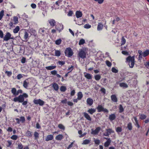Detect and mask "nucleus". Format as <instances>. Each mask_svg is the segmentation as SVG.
<instances>
[{
  "label": "nucleus",
  "mask_w": 149,
  "mask_h": 149,
  "mask_svg": "<svg viewBox=\"0 0 149 149\" xmlns=\"http://www.w3.org/2000/svg\"><path fill=\"white\" fill-rule=\"evenodd\" d=\"M28 97V95L26 93H23L22 95H20L18 97H15L13 101L15 102H18L20 103H22V104L25 106L27 105L28 103V100L27 99L24 101V98H27Z\"/></svg>",
  "instance_id": "obj_1"
},
{
  "label": "nucleus",
  "mask_w": 149,
  "mask_h": 149,
  "mask_svg": "<svg viewBox=\"0 0 149 149\" xmlns=\"http://www.w3.org/2000/svg\"><path fill=\"white\" fill-rule=\"evenodd\" d=\"M125 62L128 64L130 68H133L135 63V56H129L126 58Z\"/></svg>",
  "instance_id": "obj_2"
},
{
  "label": "nucleus",
  "mask_w": 149,
  "mask_h": 149,
  "mask_svg": "<svg viewBox=\"0 0 149 149\" xmlns=\"http://www.w3.org/2000/svg\"><path fill=\"white\" fill-rule=\"evenodd\" d=\"M65 55L68 57H71L73 54L72 49L70 47L66 48L65 51Z\"/></svg>",
  "instance_id": "obj_3"
},
{
  "label": "nucleus",
  "mask_w": 149,
  "mask_h": 149,
  "mask_svg": "<svg viewBox=\"0 0 149 149\" xmlns=\"http://www.w3.org/2000/svg\"><path fill=\"white\" fill-rule=\"evenodd\" d=\"M96 109L97 110V111L99 112L102 111L107 113L109 112L108 110L106 108H104L101 105H99L96 107Z\"/></svg>",
  "instance_id": "obj_4"
},
{
  "label": "nucleus",
  "mask_w": 149,
  "mask_h": 149,
  "mask_svg": "<svg viewBox=\"0 0 149 149\" xmlns=\"http://www.w3.org/2000/svg\"><path fill=\"white\" fill-rule=\"evenodd\" d=\"M33 102L35 104H38L40 106H42L44 104V102L40 99L38 100H34Z\"/></svg>",
  "instance_id": "obj_5"
},
{
  "label": "nucleus",
  "mask_w": 149,
  "mask_h": 149,
  "mask_svg": "<svg viewBox=\"0 0 149 149\" xmlns=\"http://www.w3.org/2000/svg\"><path fill=\"white\" fill-rule=\"evenodd\" d=\"M79 56L82 58H86V52L83 50H81L79 53Z\"/></svg>",
  "instance_id": "obj_6"
},
{
  "label": "nucleus",
  "mask_w": 149,
  "mask_h": 149,
  "mask_svg": "<svg viewBox=\"0 0 149 149\" xmlns=\"http://www.w3.org/2000/svg\"><path fill=\"white\" fill-rule=\"evenodd\" d=\"M11 35L9 32L6 33V34L3 37V40L5 41H8L10 39H12L13 38H11Z\"/></svg>",
  "instance_id": "obj_7"
},
{
  "label": "nucleus",
  "mask_w": 149,
  "mask_h": 149,
  "mask_svg": "<svg viewBox=\"0 0 149 149\" xmlns=\"http://www.w3.org/2000/svg\"><path fill=\"white\" fill-rule=\"evenodd\" d=\"M100 129L101 128L100 127H97L95 130H93V129H92L91 132V134L94 135L97 134L100 130Z\"/></svg>",
  "instance_id": "obj_8"
},
{
  "label": "nucleus",
  "mask_w": 149,
  "mask_h": 149,
  "mask_svg": "<svg viewBox=\"0 0 149 149\" xmlns=\"http://www.w3.org/2000/svg\"><path fill=\"white\" fill-rule=\"evenodd\" d=\"M55 28L57 30L60 32L63 29V25L59 24L58 25H56L55 26Z\"/></svg>",
  "instance_id": "obj_9"
},
{
  "label": "nucleus",
  "mask_w": 149,
  "mask_h": 149,
  "mask_svg": "<svg viewBox=\"0 0 149 149\" xmlns=\"http://www.w3.org/2000/svg\"><path fill=\"white\" fill-rule=\"evenodd\" d=\"M87 104L89 106H91L93 103V100L90 98H88L86 100Z\"/></svg>",
  "instance_id": "obj_10"
},
{
  "label": "nucleus",
  "mask_w": 149,
  "mask_h": 149,
  "mask_svg": "<svg viewBox=\"0 0 149 149\" xmlns=\"http://www.w3.org/2000/svg\"><path fill=\"white\" fill-rule=\"evenodd\" d=\"M48 22L50 24V26L52 27L55 26L56 24L55 21L53 19H51L49 20Z\"/></svg>",
  "instance_id": "obj_11"
},
{
  "label": "nucleus",
  "mask_w": 149,
  "mask_h": 149,
  "mask_svg": "<svg viewBox=\"0 0 149 149\" xmlns=\"http://www.w3.org/2000/svg\"><path fill=\"white\" fill-rule=\"evenodd\" d=\"M83 114L84 117L87 120L90 121H91V117L88 113L85 112L83 113Z\"/></svg>",
  "instance_id": "obj_12"
},
{
  "label": "nucleus",
  "mask_w": 149,
  "mask_h": 149,
  "mask_svg": "<svg viewBox=\"0 0 149 149\" xmlns=\"http://www.w3.org/2000/svg\"><path fill=\"white\" fill-rule=\"evenodd\" d=\"M84 77L87 79H92V75L88 73L84 72Z\"/></svg>",
  "instance_id": "obj_13"
},
{
  "label": "nucleus",
  "mask_w": 149,
  "mask_h": 149,
  "mask_svg": "<svg viewBox=\"0 0 149 149\" xmlns=\"http://www.w3.org/2000/svg\"><path fill=\"white\" fill-rule=\"evenodd\" d=\"M29 84V82L28 79H26L23 81V87L26 88H27L28 87V85Z\"/></svg>",
  "instance_id": "obj_14"
},
{
  "label": "nucleus",
  "mask_w": 149,
  "mask_h": 149,
  "mask_svg": "<svg viewBox=\"0 0 149 149\" xmlns=\"http://www.w3.org/2000/svg\"><path fill=\"white\" fill-rule=\"evenodd\" d=\"M111 99L113 102H118V99L115 95H112L111 96Z\"/></svg>",
  "instance_id": "obj_15"
},
{
  "label": "nucleus",
  "mask_w": 149,
  "mask_h": 149,
  "mask_svg": "<svg viewBox=\"0 0 149 149\" xmlns=\"http://www.w3.org/2000/svg\"><path fill=\"white\" fill-rule=\"evenodd\" d=\"M54 138L53 136L52 135L50 134L48 135L45 138V140L46 141H48L50 140H52Z\"/></svg>",
  "instance_id": "obj_16"
},
{
  "label": "nucleus",
  "mask_w": 149,
  "mask_h": 149,
  "mask_svg": "<svg viewBox=\"0 0 149 149\" xmlns=\"http://www.w3.org/2000/svg\"><path fill=\"white\" fill-rule=\"evenodd\" d=\"M76 17L77 18H79L82 17V12L79 11H77L75 13Z\"/></svg>",
  "instance_id": "obj_17"
},
{
  "label": "nucleus",
  "mask_w": 149,
  "mask_h": 149,
  "mask_svg": "<svg viewBox=\"0 0 149 149\" xmlns=\"http://www.w3.org/2000/svg\"><path fill=\"white\" fill-rule=\"evenodd\" d=\"M116 118V116L115 114H112L109 116V118L111 121H112L114 120Z\"/></svg>",
  "instance_id": "obj_18"
},
{
  "label": "nucleus",
  "mask_w": 149,
  "mask_h": 149,
  "mask_svg": "<svg viewBox=\"0 0 149 149\" xmlns=\"http://www.w3.org/2000/svg\"><path fill=\"white\" fill-rule=\"evenodd\" d=\"M119 86L123 88H127L128 87V85L125 83H121L119 84Z\"/></svg>",
  "instance_id": "obj_19"
},
{
  "label": "nucleus",
  "mask_w": 149,
  "mask_h": 149,
  "mask_svg": "<svg viewBox=\"0 0 149 149\" xmlns=\"http://www.w3.org/2000/svg\"><path fill=\"white\" fill-rule=\"evenodd\" d=\"M96 109L91 108L88 110L87 112L91 115H92L96 111Z\"/></svg>",
  "instance_id": "obj_20"
},
{
  "label": "nucleus",
  "mask_w": 149,
  "mask_h": 149,
  "mask_svg": "<svg viewBox=\"0 0 149 149\" xmlns=\"http://www.w3.org/2000/svg\"><path fill=\"white\" fill-rule=\"evenodd\" d=\"M103 27V25L101 23H98L97 26L98 31H100L102 30Z\"/></svg>",
  "instance_id": "obj_21"
},
{
  "label": "nucleus",
  "mask_w": 149,
  "mask_h": 149,
  "mask_svg": "<svg viewBox=\"0 0 149 149\" xmlns=\"http://www.w3.org/2000/svg\"><path fill=\"white\" fill-rule=\"evenodd\" d=\"M11 91L12 93L14 96H16L18 95V93H17L16 89L15 88H12Z\"/></svg>",
  "instance_id": "obj_22"
},
{
  "label": "nucleus",
  "mask_w": 149,
  "mask_h": 149,
  "mask_svg": "<svg viewBox=\"0 0 149 149\" xmlns=\"http://www.w3.org/2000/svg\"><path fill=\"white\" fill-rule=\"evenodd\" d=\"M52 87L56 91H57L59 88L58 85L56 83H54L52 84Z\"/></svg>",
  "instance_id": "obj_23"
},
{
  "label": "nucleus",
  "mask_w": 149,
  "mask_h": 149,
  "mask_svg": "<svg viewBox=\"0 0 149 149\" xmlns=\"http://www.w3.org/2000/svg\"><path fill=\"white\" fill-rule=\"evenodd\" d=\"M77 98L79 100H81L83 97V94L81 92H79L77 94Z\"/></svg>",
  "instance_id": "obj_24"
},
{
  "label": "nucleus",
  "mask_w": 149,
  "mask_h": 149,
  "mask_svg": "<svg viewBox=\"0 0 149 149\" xmlns=\"http://www.w3.org/2000/svg\"><path fill=\"white\" fill-rule=\"evenodd\" d=\"M63 138V136L62 135L59 134L56 137L55 139L56 140L58 141H61Z\"/></svg>",
  "instance_id": "obj_25"
},
{
  "label": "nucleus",
  "mask_w": 149,
  "mask_h": 149,
  "mask_svg": "<svg viewBox=\"0 0 149 149\" xmlns=\"http://www.w3.org/2000/svg\"><path fill=\"white\" fill-rule=\"evenodd\" d=\"M29 37V34L27 32L25 31L24 33V39L25 42H26L28 40Z\"/></svg>",
  "instance_id": "obj_26"
},
{
  "label": "nucleus",
  "mask_w": 149,
  "mask_h": 149,
  "mask_svg": "<svg viewBox=\"0 0 149 149\" xmlns=\"http://www.w3.org/2000/svg\"><path fill=\"white\" fill-rule=\"evenodd\" d=\"M149 54V50H146L143 52V57H146Z\"/></svg>",
  "instance_id": "obj_27"
},
{
  "label": "nucleus",
  "mask_w": 149,
  "mask_h": 149,
  "mask_svg": "<svg viewBox=\"0 0 149 149\" xmlns=\"http://www.w3.org/2000/svg\"><path fill=\"white\" fill-rule=\"evenodd\" d=\"M56 67V66H49L45 67V68L47 70H51L55 68Z\"/></svg>",
  "instance_id": "obj_28"
},
{
  "label": "nucleus",
  "mask_w": 149,
  "mask_h": 149,
  "mask_svg": "<svg viewBox=\"0 0 149 149\" xmlns=\"http://www.w3.org/2000/svg\"><path fill=\"white\" fill-rule=\"evenodd\" d=\"M134 118L135 122V125L136 126V127L138 128H139L140 126L139 124L138 121L137 120V118L136 117H134Z\"/></svg>",
  "instance_id": "obj_29"
},
{
  "label": "nucleus",
  "mask_w": 149,
  "mask_h": 149,
  "mask_svg": "<svg viewBox=\"0 0 149 149\" xmlns=\"http://www.w3.org/2000/svg\"><path fill=\"white\" fill-rule=\"evenodd\" d=\"M39 33L41 34H42L43 36L45 35V29L44 28H40L39 31Z\"/></svg>",
  "instance_id": "obj_30"
},
{
  "label": "nucleus",
  "mask_w": 149,
  "mask_h": 149,
  "mask_svg": "<svg viewBox=\"0 0 149 149\" xmlns=\"http://www.w3.org/2000/svg\"><path fill=\"white\" fill-rule=\"evenodd\" d=\"M26 135L27 137H31L32 136V134L31 132L27 130L26 133Z\"/></svg>",
  "instance_id": "obj_31"
},
{
  "label": "nucleus",
  "mask_w": 149,
  "mask_h": 149,
  "mask_svg": "<svg viewBox=\"0 0 149 149\" xmlns=\"http://www.w3.org/2000/svg\"><path fill=\"white\" fill-rule=\"evenodd\" d=\"M94 78L95 80L99 81L101 78V76L100 74H97L94 76Z\"/></svg>",
  "instance_id": "obj_32"
},
{
  "label": "nucleus",
  "mask_w": 149,
  "mask_h": 149,
  "mask_svg": "<svg viewBox=\"0 0 149 149\" xmlns=\"http://www.w3.org/2000/svg\"><path fill=\"white\" fill-rule=\"evenodd\" d=\"M111 142V139H109V141H107L104 144V146L105 147H108L109 145H110V143Z\"/></svg>",
  "instance_id": "obj_33"
},
{
  "label": "nucleus",
  "mask_w": 149,
  "mask_h": 149,
  "mask_svg": "<svg viewBox=\"0 0 149 149\" xmlns=\"http://www.w3.org/2000/svg\"><path fill=\"white\" fill-rule=\"evenodd\" d=\"M127 128L129 130H131L132 129V123L130 122L127 125Z\"/></svg>",
  "instance_id": "obj_34"
},
{
  "label": "nucleus",
  "mask_w": 149,
  "mask_h": 149,
  "mask_svg": "<svg viewBox=\"0 0 149 149\" xmlns=\"http://www.w3.org/2000/svg\"><path fill=\"white\" fill-rule=\"evenodd\" d=\"M55 56H60L61 53L60 51L58 50H55Z\"/></svg>",
  "instance_id": "obj_35"
},
{
  "label": "nucleus",
  "mask_w": 149,
  "mask_h": 149,
  "mask_svg": "<svg viewBox=\"0 0 149 149\" xmlns=\"http://www.w3.org/2000/svg\"><path fill=\"white\" fill-rule=\"evenodd\" d=\"M119 112L120 113H122L124 111V108L121 104H120L119 106Z\"/></svg>",
  "instance_id": "obj_36"
},
{
  "label": "nucleus",
  "mask_w": 149,
  "mask_h": 149,
  "mask_svg": "<svg viewBox=\"0 0 149 149\" xmlns=\"http://www.w3.org/2000/svg\"><path fill=\"white\" fill-rule=\"evenodd\" d=\"M91 142V140L88 139H85L84 140L82 143V144L86 145L89 144Z\"/></svg>",
  "instance_id": "obj_37"
},
{
  "label": "nucleus",
  "mask_w": 149,
  "mask_h": 149,
  "mask_svg": "<svg viewBox=\"0 0 149 149\" xmlns=\"http://www.w3.org/2000/svg\"><path fill=\"white\" fill-rule=\"evenodd\" d=\"M106 131L108 132V134H109V135L111 133H113L114 132V131L111 129L110 128L106 129Z\"/></svg>",
  "instance_id": "obj_38"
},
{
  "label": "nucleus",
  "mask_w": 149,
  "mask_h": 149,
  "mask_svg": "<svg viewBox=\"0 0 149 149\" xmlns=\"http://www.w3.org/2000/svg\"><path fill=\"white\" fill-rule=\"evenodd\" d=\"M19 27L18 26H17L16 28L14 29L13 32L14 33H17L19 31Z\"/></svg>",
  "instance_id": "obj_39"
},
{
  "label": "nucleus",
  "mask_w": 149,
  "mask_h": 149,
  "mask_svg": "<svg viewBox=\"0 0 149 149\" xmlns=\"http://www.w3.org/2000/svg\"><path fill=\"white\" fill-rule=\"evenodd\" d=\"M126 40L124 38V37L123 36L121 38V45H124L126 42Z\"/></svg>",
  "instance_id": "obj_40"
},
{
  "label": "nucleus",
  "mask_w": 149,
  "mask_h": 149,
  "mask_svg": "<svg viewBox=\"0 0 149 149\" xmlns=\"http://www.w3.org/2000/svg\"><path fill=\"white\" fill-rule=\"evenodd\" d=\"M58 127L59 129L61 130H63L65 129V127L63 125L61 124H59L58 125Z\"/></svg>",
  "instance_id": "obj_41"
},
{
  "label": "nucleus",
  "mask_w": 149,
  "mask_h": 149,
  "mask_svg": "<svg viewBox=\"0 0 149 149\" xmlns=\"http://www.w3.org/2000/svg\"><path fill=\"white\" fill-rule=\"evenodd\" d=\"M46 3L45 2H42V1H40L39 3L38 4V6L39 8H40L42 7V4H45Z\"/></svg>",
  "instance_id": "obj_42"
},
{
  "label": "nucleus",
  "mask_w": 149,
  "mask_h": 149,
  "mask_svg": "<svg viewBox=\"0 0 149 149\" xmlns=\"http://www.w3.org/2000/svg\"><path fill=\"white\" fill-rule=\"evenodd\" d=\"M66 90V87L64 86H62L60 88V90L62 92H65Z\"/></svg>",
  "instance_id": "obj_43"
},
{
  "label": "nucleus",
  "mask_w": 149,
  "mask_h": 149,
  "mask_svg": "<svg viewBox=\"0 0 149 149\" xmlns=\"http://www.w3.org/2000/svg\"><path fill=\"white\" fill-rule=\"evenodd\" d=\"M85 43L84 40L83 39H81L79 41V45H82Z\"/></svg>",
  "instance_id": "obj_44"
},
{
  "label": "nucleus",
  "mask_w": 149,
  "mask_h": 149,
  "mask_svg": "<svg viewBox=\"0 0 149 149\" xmlns=\"http://www.w3.org/2000/svg\"><path fill=\"white\" fill-rule=\"evenodd\" d=\"M5 73L7 74V75L9 77H10L12 74V72L11 71H6L5 72Z\"/></svg>",
  "instance_id": "obj_45"
},
{
  "label": "nucleus",
  "mask_w": 149,
  "mask_h": 149,
  "mask_svg": "<svg viewBox=\"0 0 149 149\" xmlns=\"http://www.w3.org/2000/svg\"><path fill=\"white\" fill-rule=\"evenodd\" d=\"M122 129L121 127H118L116 128V130L118 133L121 132L122 131Z\"/></svg>",
  "instance_id": "obj_46"
},
{
  "label": "nucleus",
  "mask_w": 149,
  "mask_h": 149,
  "mask_svg": "<svg viewBox=\"0 0 149 149\" xmlns=\"http://www.w3.org/2000/svg\"><path fill=\"white\" fill-rule=\"evenodd\" d=\"M34 136L35 137V139H38L39 138V133L37 132H35L34 133Z\"/></svg>",
  "instance_id": "obj_47"
},
{
  "label": "nucleus",
  "mask_w": 149,
  "mask_h": 149,
  "mask_svg": "<svg viewBox=\"0 0 149 149\" xmlns=\"http://www.w3.org/2000/svg\"><path fill=\"white\" fill-rule=\"evenodd\" d=\"M146 118V116L144 114H141L140 115V118L141 120L145 119Z\"/></svg>",
  "instance_id": "obj_48"
},
{
  "label": "nucleus",
  "mask_w": 149,
  "mask_h": 149,
  "mask_svg": "<svg viewBox=\"0 0 149 149\" xmlns=\"http://www.w3.org/2000/svg\"><path fill=\"white\" fill-rule=\"evenodd\" d=\"M61 39H58L56 40L55 41V43L57 45H59L61 44Z\"/></svg>",
  "instance_id": "obj_49"
},
{
  "label": "nucleus",
  "mask_w": 149,
  "mask_h": 149,
  "mask_svg": "<svg viewBox=\"0 0 149 149\" xmlns=\"http://www.w3.org/2000/svg\"><path fill=\"white\" fill-rule=\"evenodd\" d=\"M111 71L112 72L114 73H117L118 72V70L116 69L114 67H113L111 69Z\"/></svg>",
  "instance_id": "obj_50"
},
{
  "label": "nucleus",
  "mask_w": 149,
  "mask_h": 149,
  "mask_svg": "<svg viewBox=\"0 0 149 149\" xmlns=\"http://www.w3.org/2000/svg\"><path fill=\"white\" fill-rule=\"evenodd\" d=\"M4 15V11L1 10L0 12V20H1Z\"/></svg>",
  "instance_id": "obj_51"
},
{
  "label": "nucleus",
  "mask_w": 149,
  "mask_h": 149,
  "mask_svg": "<svg viewBox=\"0 0 149 149\" xmlns=\"http://www.w3.org/2000/svg\"><path fill=\"white\" fill-rule=\"evenodd\" d=\"M11 139L14 140H16L18 138V136L16 135H13L10 137Z\"/></svg>",
  "instance_id": "obj_52"
},
{
  "label": "nucleus",
  "mask_w": 149,
  "mask_h": 149,
  "mask_svg": "<svg viewBox=\"0 0 149 149\" xmlns=\"http://www.w3.org/2000/svg\"><path fill=\"white\" fill-rule=\"evenodd\" d=\"M25 120V118L24 116H21L20 117V121L22 123H24Z\"/></svg>",
  "instance_id": "obj_53"
},
{
  "label": "nucleus",
  "mask_w": 149,
  "mask_h": 149,
  "mask_svg": "<svg viewBox=\"0 0 149 149\" xmlns=\"http://www.w3.org/2000/svg\"><path fill=\"white\" fill-rule=\"evenodd\" d=\"M14 21L15 22V24L17 23L18 22V19L17 17H14Z\"/></svg>",
  "instance_id": "obj_54"
},
{
  "label": "nucleus",
  "mask_w": 149,
  "mask_h": 149,
  "mask_svg": "<svg viewBox=\"0 0 149 149\" xmlns=\"http://www.w3.org/2000/svg\"><path fill=\"white\" fill-rule=\"evenodd\" d=\"M91 27V26L89 24H85L84 26V27L86 29H89Z\"/></svg>",
  "instance_id": "obj_55"
},
{
  "label": "nucleus",
  "mask_w": 149,
  "mask_h": 149,
  "mask_svg": "<svg viewBox=\"0 0 149 149\" xmlns=\"http://www.w3.org/2000/svg\"><path fill=\"white\" fill-rule=\"evenodd\" d=\"M17 148L18 149H23V146L21 143H19L18 144Z\"/></svg>",
  "instance_id": "obj_56"
},
{
  "label": "nucleus",
  "mask_w": 149,
  "mask_h": 149,
  "mask_svg": "<svg viewBox=\"0 0 149 149\" xmlns=\"http://www.w3.org/2000/svg\"><path fill=\"white\" fill-rule=\"evenodd\" d=\"M107 65L108 67H111V63L108 61H107L106 62Z\"/></svg>",
  "instance_id": "obj_57"
},
{
  "label": "nucleus",
  "mask_w": 149,
  "mask_h": 149,
  "mask_svg": "<svg viewBox=\"0 0 149 149\" xmlns=\"http://www.w3.org/2000/svg\"><path fill=\"white\" fill-rule=\"evenodd\" d=\"M23 77V76L21 74H19L17 76V78L18 79H20Z\"/></svg>",
  "instance_id": "obj_58"
},
{
  "label": "nucleus",
  "mask_w": 149,
  "mask_h": 149,
  "mask_svg": "<svg viewBox=\"0 0 149 149\" xmlns=\"http://www.w3.org/2000/svg\"><path fill=\"white\" fill-rule=\"evenodd\" d=\"M57 71L56 70H54L51 71V73L52 75H55L57 74Z\"/></svg>",
  "instance_id": "obj_59"
},
{
  "label": "nucleus",
  "mask_w": 149,
  "mask_h": 149,
  "mask_svg": "<svg viewBox=\"0 0 149 149\" xmlns=\"http://www.w3.org/2000/svg\"><path fill=\"white\" fill-rule=\"evenodd\" d=\"M67 102H67V99L66 98L61 101V102L63 104H66V103H67Z\"/></svg>",
  "instance_id": "obj_60"
},
{
  "label": "nucleus",
  "mask_w": 149,
  "mask_h": 149,
  "mask_svg": "<svg viewBox=\"0 0 149 149\" xmlns=\"http://www.w3.org/2000/svg\"><path fill=\"white\" fill-rule=\"evenodd\" d=\"M58 63L59 65H62L65 64V62L64 61H59Z\"/></svg>",
  "instance_id": "obj_61"
},
{
  "label": "nucleus",
  "mask_w": 149,
  "mask_h": 149,
  "mask_svg": "<svg viewBox=\"0 0 149 149\" xmlns=\"http://www.w3.org/2000/svg\"><path fill=\"white\" fill-rule=\"evenodd\" d=\"M0 37L1 38H3V31L1 30H0Z\"/></svg>",
  "instance_id": "obj_62"
},
{
  "label": "nucleus",
  "mask_w": 149,
  "mask_h": 149,
  "mask_svg": "<svg viewBox=\"0 0 149 149\" xmlns=\"http://www.w3.org/2000/svg\"><path fill=\"white\" fill-rule=\"evenodd\" d=\"M75 93V91L74 90H73L70 93V95L71 96H74Z\"/></svg>",
  "instance_id": "obj_63"
},
{
  "label": "nucleus",
  "mask_w": 149,
  "mask_h": 149,
  "mask_svg": "<svg viewBox=\"0 0 149 149\" xmlns=\"http://www.w3.org/2000/svg\"><path fill=\"white\" fill-rule=\"evenodd\" d=\"M100 91L104 94H105L106 93V90L103 88H101Z\"/></svg>",
  "instance_id": "obj_64"
}]
</instances>
